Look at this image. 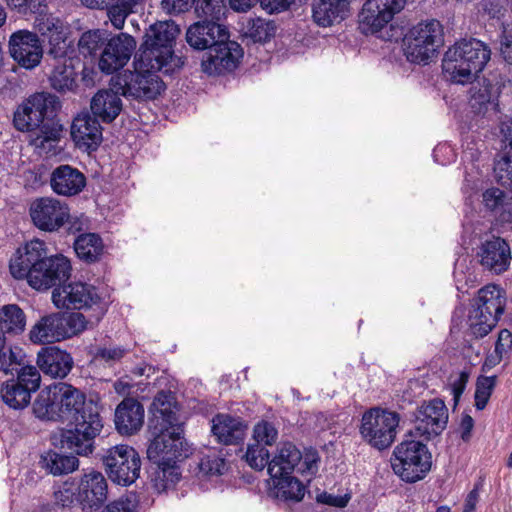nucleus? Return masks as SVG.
Returning <instances> with one entry per match:
<instances>
[{"mask_svg": "<svg viewBox=\"0 0 512 512\" xmlns=\"http://www.w3.org/2000/svg\"><path fill=\"white\" fill-rule=\"evenodd\" d=\"M37 418L75 423L74 429H57L50 441L55 448H93L103 427L97 405L80 389L66 382L50 385L33 403Z\"/></svg>", "mask_w": 512, "mask_h": 512, "instance_id": "nucleus-1", "label": "nucleus"}, {"mask_svg": "<svg viewBox=\"0 0 512 512\" xmlns=\"http://www.w3.org/2000/svg\"><path fill=\"white\" fill-rule=\"evenodd\" d=\"M11 275L36 290H48L67 280L71 264L63 255L48 256L46 244L34 239L19 248L9 264Z\"/></svg>", "mask_w": 512, "mask_h": 512, "instance_id": "nucleus-2", "label": "nucleus"}, {"mask_svg": "<svg viewBox=\"0 0 512 512\" xmlns=\"http://www.w3.org/2000/svg\"><path fill=\"white\" fill-rule=\"evenodd\" d=\"M281 452L272 458L269 475L274 496L282 500L299 502L303 499L306 486L291 475L297 472L310 481L318 472L320 457L317 450H274Z\"/></svg>", "mask_w": 512, "mask_h": 512, "instance_id": "nucleus-3", "label": "nucleus"}, {"mask_svg": "<svg viewBox=\"0 0 512 512\" xmlns=\"http://www.w3.org/2000/svg\"><path fill=\"white\" fill-rule=\"evenodd\" d=\"M58 104V98L47 92L29 96L14 111V127L21 132L39 130L40 134L33 139V145L42 149L50 148L59 135V131L49 123V118L55 113Z\"/></svg>", "mask_w": 512, "mask_h": 512, "instance_id": "nucleus-4", "label": "nucleus"}, {"mask_svg": "<svg viewBox=\"0 0 512 512\" xmlns=\"http://www.w3.org/2000/svg\"><path fill=\"white\" fill-rule=\"evenodd\" d=\"M491 50L475 38L456 42L444 54L443 73L452 83H471L490 60Z\"/></svg>", "mask_w": 512, "mask_h": 512, "instance_id": "nucleus-5", "label": "nucleus"}, {"mask_svg": "<svg viewBox=\"0 0 512 512\" xmlns=\"http://www.w3.org/2000/svg\"><path fill=\"white\" fill-rule=\"evenodd\" d=\"M151 411L154 419L149 424L148 448H185L188 445L182 425L176 424L178 411L171 392L160 391L155 396Z\"/></svg>", "mask_w": 512, "mask_h": 512, "instance_id": "nucleus-6", "label": "nucleus"}, {"mask_svg": "<svg viewBox=\"0 0 512 512\" xmlns=\"http://www.w3.org/2000/svg\"><path fill=\"white\" fill-rule=\"evenodd\" d=\"M506 306L505 291L495 284L482 287L473 300L468 314V325L472 335L483 338L497 325Z\"/></svg>", "mask_w": 512, "mask_h": 512, "instance_id": "nucleus-7", "label": "nucleus"}, {"mask_svg": "<svg viewBox=\"0 0 512 512\" xmlns=\"http://www.w3.org/2000/svg\"><path fill=\"white\" fill-rule=\"evenodd\" d=\"M134 70H124L110 79L109 86L114 87L122 96L133 100H153L164 90L163 81L155 68L145 63L140 65V56L133 62Z\"/></svg>", "mask_w": 512, "mask_h": 512, "instance_id": "nucleus-8", "label": "nucleus"}, {"mask_svg": "<svg viewBox=\"0 0 512 512\" xmlns=\"http://www.w3.org/2000/svg\"><path fill=\"white\" fill-rule=\"evenodd\" d=\"M88 321L79 312H53L40 317L31 327L29 339L34 344H52L81 334Z\"/></svg>", "mask_w": 512, "mask_h": 512, "instance_id": "nucleus-9", "label": "nucleus"}, {"mask_svg": "<svg viewBox=\"0 0 512 512\" xmlns=\"http://www.w3.org/2000/svg\"><path fill=\"white\" fill-rule=\"evenodd\" d=\"M443 36V27L435 19L417 24L403 39L407 60L411 63L427 64L443 45Z\"/></svg>", "mask_w": 512, "mask_h": 512, "instance_id": "nucleus-10", "label": "nucleus"}, {"mask_svg": "<svg viewBox=\"0 0 512 512\" xmlns=\"http://www.w3.org/2000/svg\"><path fill=\"white\" fill-rule=\"evenodd\" d=\"M400 417L396 412L372 408L362 416L360 433L374 448H389L394 442Z\"/></svg>", "mask_w": 512, "mask_h": 512, "instance_id": "nucleus-11", "label": "nucleus"}, {"mask_svg": "<svg viewBox=\"0 0 512 512\" xmlns=\"http://www.w3.org/2000/svg\"><path fill=\"white\" fill-rule=\"evenodd\" d=\"M180 33L179 26L172 20L160 21L150 25L144 36V42L140 47V64L149 63L157 64V57H165L170 55V48Z\"/></svg>", "mask_w": 512, "mask_h": 512, "instance_id": "nucleus-12", "label": "nucleus"}, {"mask_svg": "<svg viewBox=\"0 0 512 512\" xmlns=\"http://www.w3.org/2000/svg\"><path fill=\"white\" fill-rule=\"evenodd\" d=\"M52 302L57 308L83 309L96 306L98 320L106 311V303L97 292V289L87 283L74 282L57 287L52 292Z\"/></svg>", "mask_w": 512, "mask_h": 512, "instance_id": "nucleus-13", "label": "nucleus"}, {"mask_svg": "<svg viewBox=\"0 0 512 512\" xmlns=\"http://www.w3.org/2000/svg\"><path fill=\"white\" fill-rule=\"evenodd\" d=\"M390 462L394 473L401 480L415 483L430 471L432 456L429 450H394Z\"/></svg>", "mask_w": 512, "mask_h": 512, "instance_id": "nucleus-14", "label": "nucleus"}, {"mask_svg": "<svg viewBox=\"0 0 512 512\" xmlns=\"http://www.w3.org/2000/svg\"><path fill=\"white\" fill-rule=\"evenodd\" d=\"M102 460L108 477L118 485L129 486L140 475L141 459L136 450H109Z\"/></svg>", "mask_w": 512, "mask_h": 512, "instance_id": "nucleus-15", "label": "nucleus"}, {"mask_svg": "<svg viewBox=\"0 0 512 512\" xmlns=\"http://www.w3.org/2000/svg\"><path fill=\"white\" fill-rule=\"evenodd\" d=\"M136 49L134 37L128 33L109 36L104 50L100 53L99 69L105 74H112L123 68Z\"/></svg>", "mask_w": 512, "mask_h": 512, "instance_id": "nucleus-16", "label": "nucleus"}, {"mask_svg": "<svg viewBox=\"0 0 512 512\" xmlns=\"http://www.w3.org/2000/svg\"><path fill=\"white\" fill-rule=\"evenodd\" d=\"M30 216L38 229L53 232L67 222L70 214L65 203L55 198L42 197L32 202Z\"/></svg>", "mask_w": 512, "mask_h": 512, "instance_id": "nucleus-17", "label": "nucleus"}, {"mask_svg": "<svg viewBox=\"0 0 512 512\" xmlns=\"http://www.w3.org/2000/svg\"><path fill=\"white\" fill-rule=\"evenodd\" d=\"M147 458L156 466L154 486L164 491L169 485L175 484L180 478L179 463L188 457L183 450H146Z\"/></svg>", "mask_w": 512, "mask_h": 512, "instance_id": "nucleus-18", "label": "nucleus"}, {"mask_svg": "<svg viewBox=\"0 0 512 512\" xmlns=\"http://www.w3.org/2000/svg\"><path fill=\"white\" fill-rule=\"evenodd\" d=\"M9 51L12 58L25 69L35 68L43 57L39 37L28 30H19L11 35Z\"/></svg>", "mask_w": 512, "mask_h": 512, "instance_id": "nucleus-19", "label": "nucleus"}, {"mask_svg": "<svg viewBox=\"0 0 512 512\" xmlns=\"http://www.w3.org/2000/svg\"><path fill=\"white\" fill-rule=\"evenodd\" d=\"M242 57L243 50L237 42L223 39L207 53L206 59L202 60V68L209 74L233 71Z\"/></svg>", "mask_w": 512, "mask_h": 512, "instance_id": "nucleus-20", "label": "nucleus"}, {"mask_svg": "<svg viewBox=\"0 0 512 512\" xmlns=\"http://www.w3.org/2000/svg\"><path fill=\"white\" fill-rule=\"evenodd\" d=\"M477 257L484 269L497 275L508 270L512 259L508 243L495 236L480 245Z\"/></svg>", "mask_w": 512, "mask_h": 512, "instance_id": "nucleus-21", "label": "nucleus"}, {"mask_svg": "<svg viewBox=\"0 0 512 512\" xmlns=\"http://www.w3.org/2000/svg\"><path fill=\"white\" fill-rule=\"evenodd\" d=\"M71 137L83 151H94L102 142V128L99 119L88 112L78 114L71 125Z\"/></svg>", "mask_w": 512, "mask_h": 512, "instance_id": "nucleus-22", "label": "nucleus"}, {"mask_svg": "<svg viewBox=\"0 0 512 512\" xmlns=\"http://www.w3.org/2000/svg\"><path fill=\"white\" fill-rule=\"evenodd\" d=\"M227 38V28L209 19L192 24L186 32V41L192 48L208 52L217 42Z\"/></svg>", "mask_w": 512, "mask_h": 512, "instance_id": "nucleus-23", "label": "nucleus"}, {"mask_svg": "<svg viewBox=\"0 0 512 512\" xmlns=\"http://www.w3.org/2000/svg\"><path fill=\"white\" fill-rule=\"evenodd\" d=\"M108 484L101 472L91 470L85 473L78 487V498L90 509H98L107 500Z\"/></svg>", "mask_w": 512, "mask_h": 512, "instance_id": "nucleus-24", "label": "nucleus"}, {"mask_svg": "<svg viewBox=\"0 0 512 512\" xmlns=\"http://www.w3.org/2000/svg\"><path fill=\"white\" fill-rule=\"evenodd\" d=\"M37 365L46 375L53 378H64L72 370L74 361L67 351L57 346H47L38 352Z\"/></svg>", "mask_w": 512, "mask_h": 512, "instance_id": "nucleus-25", "label": "nucleus"}, {"mask_svg": "<svg viewBox=\"0 0 512 512\" xmlns=\"http://www.w3.org/2000/svg\"><path fill=\"white\" fill-rule=\"evenodd\" d=\"M146 0H81L83 5L92 9H106L112 26L121 30L129 15L137 13Z\"/></svg>", "mask_w": 512, "mask_h": 512, "instance_id": "nucleus-26", "label": "nucleus"}, {"mask_svg": "<svg viewBox=\"0 0 512 512\" xmlns=\"http://www.w3.org/2000/svg\"><path fill=\"white\" fill-rule=\"evenodd\" d=\"M50 186L57 195L75 196L86 186V177L78 168L59 165L51 173Z\"/></svg>", "mask_w": 512, "mask_h": 512, "instance_id": "nucleus-27", "label": "nucleus"}, {"mask_svg": "<svg viewBox=\"0 0 512 512\" xmlns=\"http://www.w3.org/2000/svg\"><path fill=\"white\" fill-rule=\"evenodd\" d=\"M115 427L122 435L138 432L144 423V407L134 398H124L115 410Z\"/></svg>", "mask_w": 512, "mask_h": 512, "instance_id": "nucleus-28", "label": "nucleus"}, {"mask_svg": "<svg viewBox=\"0 0 512 512\" xmlns=\"http://www.w3.org/2000/svg\"><path fill=\"white\" fill-rule=\"evenodd\" d=\"M416 420L434 438L446 428L448 409L444 401L440 399L424 402L417 409Z\"/></svg>", "mask_w": 512, "mask_h": 512, "instance_id": "nucleus-29", "label": "nucleus"}, {"mask_svg": "<svg viewBox=\"0 0 512 512\" xmlns=\"http://www.w3.org/2000/svg\"><path fill=\"white\" fill-rule=\"evenodd\" d=\"M212 432L224 445H238L243 441L247 424L240 417L218 414L212 420Z\"/></svg>", "mask_w": 512, "mask_h": 512, "instance_id": "nucleus-30", "label": "nucleus"}, {"mask_svg": "<svg viewBox=\"0 0 512 512\" xmlns=\"http://www.w3.org/2000/svg\"><path fill=\"white\" fill-rule=\"evenodd\" d=\"M349 0H314L312 17L322 27L339 23L349 16Z\"/></svg>", "mask_w": 512, "mask_h": 512, "instance_id": "nucleus-31", "label": "nucleus"}, {"mask_svg": "<svg viewBox=\"0 0 512 512\" xmlns=\"http://www.w3.org/2000/svg\"><path fill=\"white\" fill-rule=\"evenodd\" d=\"M120 92L114 87L98 91L91 100L93 115L102 122L111 123L122 111Z\"/></svg>", "mask_w": 512, "mask_h": 512, "instance_id": "nucleus-32", "label": "nucleus"}, {"mask_svg": "<svg viewBox=\"0 0 512 512\" xmlns=\"http://www.w3.org/2000/svg\"><path fill=\"white\" fill-rule=\"evenodd\" d=\"M42 468L54 476L69 474L75 471L79 466L78 458L63 450H44L40 456Z\"/></svg>", "mask_w": 512, "mask_h": 512, "instance_id": "nucleus-33", "label": "nucleus"}, {"mask_svg": "<svg viewBox=\"0 0 512 512\" xmlns=\"http://www.w3.org/2000/svg\"><path fill=\"white\" fill-rule=\"evenodd\" d=\"M375 3L367 0L359 14V28L366 35L380 32L392 20L391 14L382 12Z\"/></svg>", "mask_w": 512, "mask_h": 512, "instance_id": "nucleus-34", "label": "nucleus"}, {"mask_svg": "<svg viewBox=\"0 0 512 512\" xmlns=\"http://www.w3.org/2000/svg\"><path fill=\"white\" fill-rule=\"evenodd\" d=\"M74 250L79 259L86 263H94L99 261L103 255L104 244L98 234L84 233L76 238Z\"/></svg>", "mask_w": 512, "mask_h": 512, "instance_id": "nucleus-35", "label": "nucleus"}, {"mask_svg": "<svg viewBox=\"0 0 512 512\" xmlns=\"http://www.w3.org/2000/svg\"><path fill=\"white\" fill-rule=\"evenodd\" d=\"M52 71L49 75L51 87L58 92L73 91L76 87V72L72 60L50 63Z\"/></svg>", "mask_w": 512, "mask_h": 512, "instance_id": "nucleus-36", "label": "nucleus"}, {"mask_svg": "<svg viewBox=\"0 0 512 512\" xmlns=\"http://www.w3.org/2000/svg\"><path fill=\"white\" fill-rule=\"evenodd\" d=\"M111 32L105 29H92L84 32L78 40V50L84 57L100 58Z\"/></svg>", "mask_w": 512, "mask_h": 512, "instance_id": "nucleus-37", "label": "nucleus"}, {"mask_svg": "<svg viewBox=\"0 0 512 512\" xmlns=\"http://www.w3.org/2000/svg\"><path fill=\"white\" fill-rule=\"evenodd\" d=\"M26 325L23 310L15 305H5L0 311V331L4 333H21Z\"/></svg>", "mask_w": 512, "mask_h": 512, "instance_id": "nucleus-38", "label": "nucleus"}, {"mask_svg": "<svg viewBox=\"0 0 512 512\" xmlns=\"http://www.w3.org/2000/svg\"><path fill=\"white\" fill-rule=\"evenodd\" d=\"M295 0H229L230 8L235 12H247L257 3L269 14L287 10Z\"/></svg>", "mask_w": 512, "mask_h": 512, "instance_id": "nucleus-39", "label": "nucleus"}, {"mask_svg": "<svg viewBox=\"0 0 512 512\" xmlns=\"http://www.w3.org/2000/svg\"><path fill=\"white\" fill-rule=\"evenodd\" d=\"M36 14L35 27L43 36L49 37L50 43L66 38L64 23L60 18L46 13V10Z\"/></svg>", "mask_w": 512, "mask_h": 512, "instance_id": "nucleus-40", "label": "nucleus"}, {"mask_svg": "<svg viewBox=\"0 0 512 512\" xmlns=\"http://www.w3.org/2000/svg\"><path fill=\"white\" fill-rule=\"evenodd\" d=\"M1 397L10 408L23 409L30 403L31 393L16 380H10L2 385Z\"/></svg>", "mask_w": 512, "mask_h": 512, "instance_id": "nucleus-41", "label": "nucleus"}, {"mask_svg": "<svg viewBox=\"0 0 512 512\" xmlns=\"http://www.w3.org/2000/svg\"><path fill=\"white\" fill-rule=\"evenodd\" d=\"M276 32V26L273 21L262 18L249 19L243 26L244 36L253 42L264 43L270 40Z\"/></svg>", "mask_w": 512, "mask_h": 512, "instance_id": "nucleus-42", "label": "nucleus"}, {"mask_svg": "<svg viewBox=\"0 0 512 512\" xmlns=\"http://www.w3.org/2000/svg\"><path fill=\"white\" fill-rule=\"evenodd\" d=\"M198 467L205 476H221L228 470V463L224 456L212 451L200 458Z\"/></svg>", "mask_w": 512, "mask_h": 512, "instance_id": "nucleus-43", "label": "nucleus"}, {"mask_svg": "<svg viewBox=\"0 0 512 512\" xmlns=\"http://www.w3.org/2000/svg\"><path fill=\"white\" fill-rule=\"evenodd\" d=\"M227 2L229 0H198L195 10L198 17L218 22L226 15Z\"/></svg>", "mask_w": 512, "mask_h": 512, "instance_id": "nucleus-44", "label": "nucleus"}, {"mask_svg": "<svg viewBox=\"0 0 512 512\" xmlns=\"http://www.w3.org/2000/svg\"><path fill=\"white\" fill-rule=\"evenodd\" d=\"M497 376H479L476 380L475 387V407L477 410H483L496 387Z\"/></svg>", "mask_w": 512, "mask_h": 512, "instance_id": "nucleus-45", "label": "nucleus"}, {"mask_svg": "<svg viewBox=\"0 0 512 512\" xmlns=\"http://www.w3.org/2000/svg\"><path fill=\"white\" fill-rule=\"evenodd\" d=\"M253 439L257 446H273L278 439V431L268 421H260L253 428Z\"/></svg>", "mask_w": 512, "mask_h": 512, "instance_id": "nucleus-46", "label": "nucleus"}, {"mask_svg": "<svg viewBox=\"0 0 512 512\" xmlns=\"http://www.w3.org/2000/svg\"><path fill=\"white\" fill-rule=\"evenodd\" d=\"M281 452H274V450H245V454L242 456L246 463L255 470H263L267 467L269 472V465L272 463V458L276 454Z\"/></svg>", "mask_w": 512, "mask_h": 512, "instance_id": "nucleus-47", "label": "nucleus"}, {"mask_svg": "<svg viewBox=\"0 0 512 512\" xmlns=\"http://www.w3.org/2000/svg\"><path fill=\"white\" fill-rule=\"evenodd\" d=\"M433 437L429 432L417 424L414 429L404 434L403 440L396 448H426V444Z\"/></svg>", "mask_w": 512, "mask_h": 512, "instance_id": "nucleus-48", "label": "nucleus"}, {"mask_svg": "<svg viewBox=\"0 0 512 512\" xmlns=\"http://www.w3.org/2000/svg\"><path fill=\"white\" fill-rule=\"evenodd\" d=\"M494 174L498 184L512 189V158L508 155L501 156L494 163Z\"/></svg>", "mask_w": 512, "mask_h": 512, "instance_id": "nucleus-49", "label": "nucleus"}, {"mask_svg": "<svg viewBox=\"0 0 512 512\" xmlns=\"http://www.w3.org/2000/svg\"><path fill=\"white\" fill-rule=\"evenodd\" d=\"M16 381L32 394L39 389L41 376L36 367L24 366L18 372Z\"/></svg>", "mask_w": 512, "mask_h": 512, "instance_id": "nucleus-50", "label": "nucleus"}, {"mask_svg": "<svg viewBox=\"0 0 512 512\" xmlns=\"http://www.w3.org/2000/svg\"><path fill=\"white\" fill-rule=\"evenodd\" d=\"M8 6L19 14H35L47 10L46 0H6Z\"/></svg>", "mask_w": 512, "mask_h": 512, "instance_id": "nucleus-51", "label": "nucleus"}, {"mask_svg": "<svg viewBox=\"0 0 512 512\" xmlns=\"http://www.w3.org/2000/svg\"><path fill=\"white\" fill-rule=\"evenodd\" d=\"M157 64H159V67H156L157 65H154V63H149L148 66L150 68H155L158 71H164V73H172L175 69H180L183 67L185 60L183 57L174 55L173 47L170 48V55L165 57H157Z\"/></svg>", "mask_w": 512, "mask_h": 512, "instance_id": "nucleus-52", "label": "nucleus"}, {"mask_svg": "<svg viewBox=\"0 0 512 512\" xmlns=\"http://www.w3.org/2000/svg\"><path fill=\"white\" fill-rule=\"evenodd\" d=\"M196 0H161L160 7L168 15H180L190 10Z\"/></svg>", "mask_w": 512, "mask_h": 512, "instance_id": "nucleus-53", "label": "nucleus"}, {"mask_svg": "<svg viewBox=\"0 0 512 512\" xmlns=\"http://www.w3.org/2000/svg\"><path fill=\"white\" fill-rule=\"evenodd\" d=\"M469 377L470 372L467 370L460 371L454 379L451 377L449 386L453 395L454 405L458 404L462 394L464 393Z\"/></svg>", "mask_w": 512, "mask_h": 512, "instance_id": "nucleus-54", "label": "nucleus"}, {"mask_svg": "<svg viewBox=\"0 0 512 512\" xmlns=\"http://www.w3.org/2000/svg\"><path fill=\"white\" fill-rule=\"evenodd\" d=\"M512 349V333L503 329L499 332L497 341L495 343L496 362H500L502 358Z\"/></svg>", "mask_w": 512, "mask_h": 512, "instance_id": "nucleus-55", "label": "nucleus"}, {"mask_svg": "<svg viewBox=\"0 0 512 512\" xmlns=\"http://www.w3.org/2000/svg\"><path fill=\"white\" fill-rule=\"evenodd\" d=\"M471 99L470 104L473 108H476L478 112L482 111V108L490 103L491 90L489 86H484L476 90V86L471 88Z\"/></svg>", "mask_w": 512, "mask_h": 512, "instance_id": "nucleus-56", "label": "nucleus"}, {"mask_svg": "<svg viewBox=\"0 0 512 512\" xmlns=\"http://www.w3.org/2000/svg\"><path fill=\"white\" fill-rule=\"evenodd\" d=\"M126 353L127 350L120 346L103 347L97 350L96 358L107 363H114L122 359Z\"/></svg>", "mask_w": 512, "mask_h": 512, "instance_id": "nucleus-57", "label": "nucleus"}, {"mask_svg": "<svg viewBox=\"0 0 512 512\" xmlns=\"http://www.w3.org/2000/svg\"><path fill=\"white\" fill-rule=\"evenodd\" d=\"M52 47L49 48L47 52V60L51 59L52 63L64 62V60H72L66 56L67 47L65 43V38L60 39L58 41H52L50 43Z\"/></svg>", "mask_w": 512, "mask_h": 512, "instance_id": "nucleus-58", "label": "nucleus"}, {"mask_svg": "<svg viewBox=\"0 0 512 512\" xmlns=\"http://www.w3.org/2000/svg\"><path fill=\"white\" fill-rule=\"evenodd\" d=\"M316 500L318 503L344 508L347 506L350 496L349 495H333L327 492H322L317 495Z\"/></svg>", "mask_w": 512, "mask_h": 512, "instance_id": "nucleus-59", "label": "nucleus"}, {"mask_svg": "<svg viewBox=\"0 0 512 512\" xmlns=\"http://www.w3.org/2000/svg\"><path fill=\"white\" fill-rule=\"evenodd\" d=\"M505 194L499 188H490L483 193V201L485 206L490 210L497 209L502 205Z\"/></svg>", "mask_w": 512, "mask_h": 512, "instance_id": "nucleus-60", "label": "nucleus"}, {"mask_svg": "<svg viewBox=\"0 0 512 512\" xmlns=\"http://www.w3.org/2000/svg\"><path fill=\"white\" fill-rule=\"evenodd\" d=\"M136 508V499L133 495L121 497L112 503V509L117 512H133Z\"/></svg>", "mask_w": 512, "mask_h": 512, "instance_id": "nucleus-61", "label": "nucleus"}, {"mask_svg": "<svg viewBox=\"0 0 512 512\" xmlns=\"http://www.w3.org/2000/svg\"><path fill=\"white\" fill-rule=\"evenodd\" d=\"M16 354L10 349L9 355H7L5 352H0V370L4 371L5 373L11 372L14 368L13 365L16 364Z\"/></svg>", "mask_w": 512, "mask_h": 512, "instance_id": "nucleus-62", "label": "nucleus"}, {"mask_svg": "<svg viewBox=\"0 0 512 512\" xmlns=\"http://www.w3.org/2000/svg\"><path fill=\"white\" fill-rule=\"evenodd\" d=\"M473 427V418L470 415H464L460 423L461 437L464 441H467L470 438Z\"/></svg>", "mask_w": 512, "mask_h": 512, "instance_id": "nucleus-63", "label": "nucleus"}, {"mask_svg": "<svg viewBox=\"0 0 512 512\" xmlns=\"http://www.w3.org/2000/svg\"><path fill=\"white\" fill-rule=\"evenodd\" d=\"M478 499H479L478 488L475 487L472 491H470V493L468 494V496L465 500L463 512H474L475 508H476V504L478 502Z\"/></svg>", "mask_w": 512, "mask_h": 512, "instance_id": "nucleus-64", "label": "nucleus"}]
</instances>
